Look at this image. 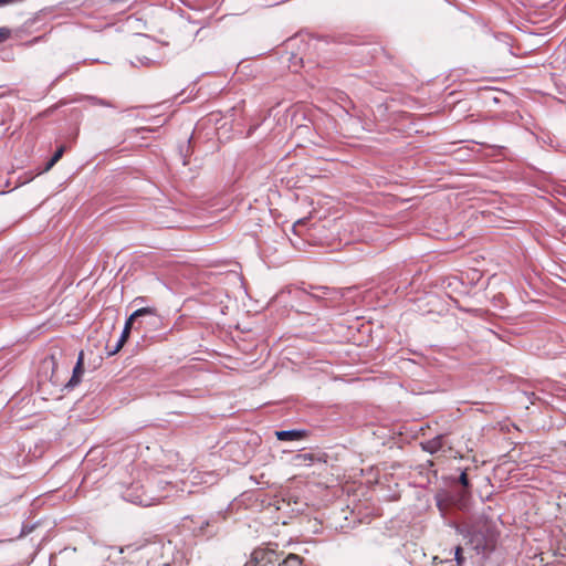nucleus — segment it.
<instances>
[{"label": "nucleus", "mask_w": 566, "mask_h": 566, "mask_svg": "<svg viewBox=\"0 0 566 566\" xmlns=\"http://www.w3.org/2000/svg\"><path fill=\"white\" fill-rule=\"evenodd\" d=\"M303 222H304L303 220H298V221H296V222L294 223V226H293L294 230H295L298 226L303 224Z\"/></svg>", "instance_id": "aec40b11"}, {"label": "nucleus", "mask_w": 566, "mask_h": 566, "mask_svg": "<svg viewBox=\"0 0 566 566\" xmlns=\"http://www.w3.org/2000/svg\"><path fill=\"white\" fill-rule=\"evenodd\" d=\"M167 486H170V483L161 475L147 473L128 485L123 492V497L133 504L150 506L169 496V492H166Z\"/></svg>", "instance_id": "f257e3e1"}, {"label": "nucleus", "mask_w": 566, "mask_h": 566, "mask_svg": "<svg viewBox=\"0 0 566 566\" xmlns=\"http://www.w3.org/2000/svg\"><path fill=\"white\" fill-rule=\"evenodd\" d=\"M275 436L280 441H297L304 439L307 433L305 430H282L275 431Z\"/></svg>", "instance_id": "423d86ee"}, {"label": "nucleus", "mask_w": 566, "mask_h": 566, "mask_svg": "<svg viewBox=\"0 0 566 566\" xmlns=\"http://www.w3.org/2000/svg\"><path fill=\"white\" fill-rule=\"evenodd\" d=\"M136 329L139 328H146V327H154L155 329L160 325L161 321L159 319L158 323H154V321L147 316H142L138 318Z\"/></svg>", "instance_id": "9d476101"}, {"label": "nucleus", "mask_w": 566, "mask_h": 566, "mask_svg": "<svg viewBox=\"0 0 566 566\" xmlns=\"http://www.w3.org/2000/svg\"><path fill=\"white\" fill-rule=\"evenodd\" d=\"M142 316H147L154 321V323L159 322V315L157 314V310L155 307H142L136 310L126 321L124 329L130 332L134 327L135 322Z\"/></svg>", "instance_id": "20e7f679"}, {"label": "nucleus", "mask_w": 566, "mask_h": 566, "mask_svg": "<svg viewBox=\"0 0 566 566\" xmlns=\"http://www.w3.org/2000/svg\"><path fill=\"white\" fill-rule=\"evenodd\" d=\"M129 333L130 332H128L126 329H123L122 335H120V337H119V339H118V342L116 344L115 349L111 353L112 355L116 354L124 346V344L126 343V340L129 337Z\"/></svg>", "instance_id": "f8f14e48"}, {"label": "nucleus", "mask_w": 566, "mask_h": 566, "mask_svg": "<svg viewBox=\"0 0 566 566\" xmlns=\"http://www.w3.org/2000/svg\"><path fill=\"white\" fill-rule=\"evenodd\" d=\"M138 566H168L165 557V544L161 541H146L133 551Z\"/></svg>", "instance_id": "7ed1b4c3"}, {"label": "nucleus", "mask_w": 566, "mask_h": 566, "mask_svg": "<svg viewBox=\"0 0 566 566\" xmlns=\"http://www.w3.org/2000/svg\"><path fill=\"white\" fill-rule=\"evenodd\" d=\"M64 151H65L64 146L59 147L56 149V151L54 153V155L52 156L53 163H57L62 158Z\"/></svg>", "instance_id": "4468645a"}, {"label": "nucleus", "mask_w": 566, "mask_h": 566, "mask_svg": "<svg viewBox=\"0 0 566 566\" xmlns=\"http://www.w3.org/2000/svg\"><path fill=\"white\" fill-rule=\"evenodd\" d=\"M83 352L80 353L77 363L73 369L72 378L70 379L69 385L70 386H76L81 381V377L83 375Z\"/></svg>", "instance_id": "0eeeda50"}, {"label": "nucleus", "mask_w": 566, "mask_h": 566, "mask_svg": "<svg viewBox=\"0 0 566 566\" xmlns=\"http://www.w3.org/2000/svg\"><path fill=\"white\" fill-rule=\"evenodd\" d=\"M459 481L465 488L469 485V479L465 472L461 473Z\"/></svg>", "instance_id": "2eb2a0df"}, {"label": "nucleus", "mask_w": 566, "mask_h": 566, "mask_svg": "<svg viewBox=\"0 0 566 566\" xmlns=\"http://www.w3.org/2000/svg\"><path fill=\"white\" fill-rule=\"evenodd\" d=\"M465 546L476 555H488L496 546L497 532L494 526L483 522L472 525L465 534Z\"/></svg>", "instance_id": "f03ea898"}, {"label": "nucleus", "mask_w": 566, "mask_h": 566, "mask_svg": "<svg viewBox=\"0 0 566 566\" xmlns=\"http://www.w3.org/2000/svg\"><path fill=\"white\" fill-rule=\"evenodd\" d=\"M315 460V457L313 453H298L294 457V463L298 467H308L311 465Z\"/></svg>", "instance_id": "1a4fd4ad"}, {"label": "nucleus", "mask_w": 566, "mask_h": 566, "mask_svg": "<svg viewBox=\"0 0 566 566\" xmlns=\"http://www.w3.org/2000/svg\"><path fill=\"white\" fill-rule=\"evenodd\" d=\"M43 363L54 365V358L50 357L49 359H45Z\"/></svg>", "instance_id": "6ab92c4d"}, {"label": "nucleus", "mask_w": 566, "mask_h": 566, "mask_svg": "<svg viewBox=\"0 0 566 566\" xmlns=\"http://www.w3.org/2000/svg\"><path fill=\"white\" fill-rule=\"evenodd\" d=\"M454 558H455V564L452 566H462L463 565L464 556H463V547L462 546L459 545L454 548Z\"/></svg>", "instance_id": "ddd939ff"}, {"label": "nucleus", "mask_w": 566, "mask_h": 566, "mask_svg": "<svg viewBox=\"0 0 566 566\" xmlns=\"http://www.w3.org/2000/svg\"><path fill=\"white\" fill-rule=\"evenodd\" d=\"M423 450L429 453H436L443 447V438L442 436H437L433 439L426 441L423 444Z\"/></svg>", "instance_id": "6e6552de"}, {"label": "nucleus", "mask_w": 566, "mask_h": 566, "mask_svg": "<svg viewBox=\"0 0 566 566\" xmlns=\"http://www.w3.org/2000/svg\"><path fill=\"white\" fill-rule=\"evenodd\" d=\"M56 163H53V159L51 158L44 168V171H49Z\"/></svg>", "instance_id": "a211bd4d"}, {"label": "nucleus", "mask_w": 566, "mask_h": 566, "mask_svg": "<svg viewBox=\"0 0 566 566\" xmlns=\"http://www.w3.org/2000/svg\"><path fill=\"white\" fill-rule=\"evenodd\" d=\"M258 562L254 560L253 556L251 555L250 559L243 565V566H258Z\"/></svg>", "instance_id": "f3484780"}, {"label": "nucleus", "mask_w": 566, "mask_h": 566, "mask_svg": "<svg viewBox=\"0 0 566 566\" xmlns=\"http://www.w3.org/2000/svg\"><path fill=\"white\" fill-rule=\"evenodd\" d=\"M9 30L0 29V43L3 42L9 36Z\"/></svg>", "instance_id": "dca6fc26"}, {"label": "nucleus", "mask_w": 566, "mask_h": 566, "mask_svg": "<svg viewBox=\"0 0 566 566\" xmlns=\"http://www.w3.org/2000/svg\"><path fill=\"white\" fill-rule=\"evenodd\" d=\"M280 566H302V558L295 554H290Z\"/></svg>", "instance_id": "9b49d317"}, {"label": "nucleus", "mask_w": 566, "mask_h": 566, "mask_svg": "<svg viewBox=\"0 0 566 566\" xmlns=\"http://www.w3.org/2000/svg\"><path fill=\"white\" fill-rule=\"evenodd\" d=\"M252 556L258 564H271L276 559V554L273 549L270 548H256L252 552Z\"/></svg>", "instance_id": "39448f33"}]
</instances>
